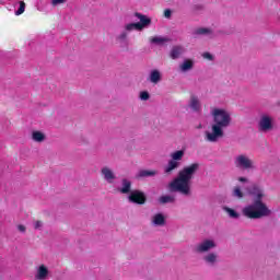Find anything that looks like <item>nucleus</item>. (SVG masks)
Here are the masks:
<instances>
[{
	"label": "nucleus",
	"instance_id": "obj_1",
	"mask_svg": "<svg viewBox=\"0 0 280 280\" xmlns=\"http://www.w3.org/2000/svg\"><path fill=\"white\" fill-rule=\"evenodd\" d=\"M250 196H256L253 203L243 208L242 213L249 220H261V218H268L272 211L268 209V206L261 201L264 198V190L258 185H253L248 190Z\"/></svg>",
	"mask_w": 280,
	"mask_h": 280
},
{
	"label": "nucleus",
	"instance_id": "obj_2",
	"mask_svg": "<svg viewBox=\"0 0 280 280\" xmlns=\"http://www.w3.org/2000/svg\"><path fill=\"white\" fill-rule=\"evenodd\" d=\"M198 170H200V164L198 163L185 166L178 172L177 177L170 183L168 189L171 191H178L179 194H183V196H189V194H191V180Z\"/></svg>",
	"mask_w": 280,
	"mask_h": 280
},
{
	"label": "nucleus",
	"instance_id": "obj_3",
	"mask_svg": "<svg viewBox=\"0 0 280 280\" xmlns=\"http://www.w3.org/2000/svg\"><path fill=\"white\" fill-rule=\"evenodd\" d=\"M212 117L214 121L212 132L207 131L206 139L210 141V143H215L219 139L224 137V128L231 126V115L224 109L214 108L212 110Z\"/></svg>",
	"mask_w": 280,
	"mask_h": 280
},
{
	"label": "nucleus",
	"instance_id": "obj_4",
	"mask_svg": "<svg viewBox=\"0 0 280 280\" xmlns=\"http://www.w3.org/2000/svg\"><path fill=\"white\" fill-rule=\"evenodd\" d=\"M234 165L238 170H253V161L244 154L235 158Z\"/></svg>",
	"mask_w": 280,
	"mask_h": 280
},
{
	"label": "nucleus",
	"instance_id": "obj_5",
	"mask_svg": "<svg viewBox=\"0 0 280 280\" xmlns=\"http://www.w3.org/2000/svg\"><path fill=\"white\" fill-rule=\"evenodd\" d=\"M129 202H133L135 205H145L148 197H145V192L141 190H133L129 195Z\"/></svg>",
	"mask_w": 280,
	"mask_h": 280
},
{
	"label": "nucleus",
	"instance_id": "obj_6",
	"mask_svg": "<svg viewBox=\"0 0 280 280\" xmlns=\"http://www.w3.org/2000/svg\"><path fill=\"white\" fill-rule=\"evenodd\" d=\"M259 130L267 132V130H272V118L268 116H262L259 121Z\"/></svg>",
	"mask_w": 280,
	"mask_h": 280
},
{
	"label": "nucleus",
	"instance_id": "obj_7",
	"mask_svg": "<svg viewBox=\"0 0 280 280\" xmlns=\"http://www.w3.org/2000/svg\"><path fill=\"white\" fill-rule=\"evenodd\" d=\"M211 248H215V243H213V241L207 240L196 246V252L197 253H207L208 250H211Z\"/></svg>",
	"mask_w": 280,
	"mask_h": 280
},
{
	"label": "nucleus",
	"instance_id": "obj_8",
	"mask_svg": "<svg viewBox=\"0 0 280 280\" xmlns=\"http://www.w3.org/2000/svg\"><path fill=\"white\" fill-rule=\"evenodd\" d=\"M135 16H137V19H139L140 22H137L138 28L141 31L143 30V27H148V25H150V23H152V20L150 18H147L144 14L141 13H135Z\"/></svg>",
	"mask_w": 280,
	"mask_h": 280
},
{
	"label": "nucleus",
	"instance_id": "obj_9",
	"mask_svg": "<svg viewBox=\"0 0 280 280\" xmlns=\"http://www.w3.org/2000/svg\"><path fill=\"white\" fill-rule=\"evenodd\" d=\"M101 174L107 180V183L113 184L115 182L116 176L113 170L108 167H103L101 170Z\"/></svg>",
	"mask_w": 280,
	"mask_h": 280
},
{
	"label": "nucleus",
	"instance_id": "obj_10",
	"mask_svg": "<svg viewBox=\"0 0 280 280\" xmlns=\"http://www.w3.org/2000/svg\"><path fill=\"white\" fill-rule=\"evenodd\" d=\"M156 174H159V172H156L155 170H140L137 175L136 178H150L152 176H156Z\"/></svg>",
	"mask_w": 280,
	"mask_h": 280
},
{
	"label": "nucleus",
	"instance_id": "obj_11",
	"mask_svg": "<svg viewBox=\"0 0 280 280\" xmlns=\"http://www.w3.org/2000/svg\"><path fill=\"white\" fill-rule=\"evenodd\" d=\"M180 163L171 160L168 161V164L165 166L164 172L165 174H172V172H174V170H178Z\"/></svg>",
	"mask_w": 280,
	"mask_h": 280
},
{
	"label": "nucleus",
	"instance_id": "obj_12",
	"mask_svg": "<svg viewBox=\"0 0 280 280\" xmlns=\"http://www.w3.org/2000/svg\"><path fill=\"white\" fill-rule=\"evenodd\" d=\"M47 275H49V269H47L45 265H40L37 270L36 279L38 280L47 279Z\"/></svg>",
	"mask_w": 280,
	"mask_h": 280
},
{
	"label": "nucleus",
	"instance_id": "obj_13",
	"mask_svg": "<svg viewBox=\"0 0 280 280\" xmlns=\"http://www.w3.org/2000/svg\"><path fill=\"white\" fill-rule=\"evenodd\" d=\"M183 47L182 46H174L171 50V58L172 60H176L177 58H180V56L183 55Z\"/></svg>",
	"mask_w": 280,
	"mask_h": 280
},
{
	"label": "nucleus",
	"instance_id": "obj_14",
	"mask_svg": "<svg viewBox=\"0 0 280 280\" xmlns=\"http://www.w3.org/2000/svg\"><path fill=\"white\" fill-rule=\"evenodd\" d=\"M149 80L150 82H152V84H159L161 80V71L152 70L150 73Z\"/></svg>",
	"mask_w": 280,
	"mask_h": 280
},
{
	"label": "nucleus",
	"instance_id": "obj_15",
	"mask_svg": "<svg viewBox=\"0 0 280 280\" xmlns=\"http://www.w3.org/2000/svg\"><path fill=\"white\" fill-rule=\"evenodd\" d=\"M189 106L196 113H198V110H200V101L198 100V96H196V95H191L190 96V104H189Z\"/></svg>",
	"mask_w": 280,
	"mask_h": 280
},
{
	"label": "nucleus",
	"instance_id": "obj_16",
	"mask_svg": "<svg viewBox=\"0 0 280 280\" xmlns=\"http://www.w3.org/2000/svg\"><path fill=\"white\" fill-rule=\"evenodd\" d=\"M160 205H170L176 202V198L174 196L165 195L159 198Z\"/></svg>",
	"mask_w": 280,
	"mask_h": 280
},
{
	"label": "nucleus",
	"instance_id": "obj_17",
	"mask_svg": "<svg viewBox=\"0 0 280 280\" xmlns=\"http://www.w3.org/2000/svg\"><path fill=\"white\" fill-rule=\"evenodd\" d=\"M153 224L155 226H164L165 225V217L162 213H158L153 217Z\"/></svg>",
	"mask_w": 280,
	"mask_h": 280
},
{
	"label": "nucleus",
	"instance_id": "obj_18",
	"mask_svg": "<svg viewBox=\"0 0 280 280\" xmlns=\"http://www.w3.org/2000/svg\"><path fill=\"white\" fill-rule=\"evenodd\" d=\"M132 183L126 178L122 179V187L120 188V194H130Z\"/></svg>",
	"mask_w": 280,
	"mask_h": 280
},
{
	"label": "nucleus",
	"instance_id": "obj_19",
	"mask_svg": "<svg viewBox=\"0 0 280 280\" xmlns=\"http://www.w3.org/2000/svg\"><path fill=\"white\" fill-rule=\"evenodd\" d=\"M33 141H36L37 143H43L45 141V133L40 131H33L32 133Z\"/></svg>",
	"mask_w": 280,
	"mask_h": 280
},
{
	"label": "nucleus",
	"instance_id": "obj_20",
	"mask_svg": "<svg viewBox=\"0 0 280 280\" xmlns=\"http://www.w3.org/2000/svg\"><path fill=\"white\" fill-rule=\"evenodd\" d=\"M185 156V151L178 150L171 154L172 161H175L178 163V161H183V158Z\"/></svg>",
	"mask_w": 280,
	"mask_h": 280
},
{
	"label": "nucleus",
	"instance_id": "obj_21",
	"mask_svg": "<svg viewBox=\"0 0 280 280\" xmlns=\"http://www.w3.org/2000/svg\"><path fill=\"white\" fill-rule=\"evenodd\" d=\"M180 69L182 71H190V69H194V61L191 59L184 60Z\"/></svg>",
	"mask_w": 280,
	"mask_h": 280
},
{
	"label": "nucleus",
	"instance_id": "obj_22",
	"mask_svg": "<svg viewBox=\"0 0 280 280\" xmlns=\"http://www.w3.org/2000/svg\"><path fill=\"white\" fill-rule=\"evenodd\" d=\"M195 36H205L207 34H212V31L210 28L206 27H199L194 31Z\"/></svg>",
	"mask_w": 280,
	"mask_h": 280
},
{
	"label": "nucleus",
	"instance_id": "obj_23",
	"mask_svg": "<svg viewBox=\"0 0 280 280\" xmlns=\"http://www.w3.org/2000/svg\"><path fill=\"white\" fill-rule=\"evenodd\" d=\"M232 196L234 198H237L238 200H242V198H244V192L242 191V188L240 186H235L232 191Z\"/></svg>",
	"mask_w": 280,
	"mask_h": 280
},
{
	"label": "nucleus",
	"instance_id": "obj_24",
	"mask_svg": "<svg viewBox=\"0 0 280 280\" xmlns=\"http://www.w3.org/2000/svg\"><path fill=\"white\" fill-rule=\"evenodd\" d=\"M150 43H153V45H163V43H167V38L155 36L150 38Z\"/></svg>",
	"mask_w": 280,
	"mask_h": 280
},
{
	"label": "nucleus",
	"instance_id": "obj_25",
	"mask_svg": "<svg viewBox=\"0 0 280 280\" xmlns=\"http://www.w3.org/2000/svg\"><path fill=\"white\" fill-rule=\"evenodd\" d=\"M217 259H218V255L215 254H208L205 257V261H207V264H215Z\"/></svg>",
	"mask_w": 280,
	"mask_h": 280
},
{
	"label": "nucleus",
	"instance_id": "obj_26",
	"mask_svg": "<svg viewBox=\"0 0 280 280\" xmlns=\"http://www.w3.org/2000/svg\"><path fill=\"white\" fill-rule=\"evenodd\" d=\"M226 213L233 218L234 220H237V218H240V213H237V211H235L232 208H225Z\"/></svg>",
	"mask_w": 280,
	"mask_h": 280
},
{
	"label": "nucleus",
	"instance_id": "obj_27",
	"mask_svg": "<svg viewBox=\"0 0 280 280\" xmlns=\"http://www.w3.org/2000/svg\"><path fill=\"white\" fill-rule=\"evenodd\" d=\"M140 25L137 23H129L125 26V30H127V32H132V30H138L140 31Z\"/></svg>",
	"mask_w": 280,
	"mask_h": 280
},
{
	"label": "nucleus",
	"instance_id": "obj_28",
	"mask_svg": "<svg viewBox=\"0 0 280 280\" xmlns=\"http://www.w3.org/2000/svg\"><path fill=\"white\" fill-rule=\"evenodd\" d=\"M25 12V2L21 1L19 9L15 11L16 16H21Z\"/></svg>",
	"mask_w": 280,
	"mask_h": 280
},
{
	"label": "nucleus",
	"instance_id": "obj_29",
	"mask_svg": "<svg viewBox=\"0 0 280 280\" xmlns=\"http://www.w3.org/2000/svg\"><path fill=\"white\" fill-rule=\"evenodd\" d=\"M140 100H142L143 102H147V100H150V93L143 91L140 93Z\"/></svg>",
	"mask_w": 280,
	"mask_h": 280
},
{
	"label": "nucleus",
	"instance_id": "obj_30",
	"mask_svg": "<svg viewBox=\"0 0 280 280\" xmlns=\"http://www.w3.org/2000/svg\"><path fill=\"white\" fill-rule=\"evenodd\" d=\"M128 38V33L122 32L120 35L117 36V40L122 43V40H126Z\"/></svg>",
	"mask_w": 280,
	"mask_h": 280
},
{
	"label": "nucleus",
	"instance_id": "obj_31",
	"mask_svg": "<svg viewBox=\"0 0 280 280\" xmlns=\"http://www.w3.org/2000/svg\"><path fill=\"white\" fill-rule=\"evenodd\" d=\"M202 57L206 60H213V55H211V52H203Z\"/></svg>",
	"mask_w": 280,
	"mask_h": 280
},
{
	"label": "nucleus",
	"instance_id": "obj_32",
	"mask_svg": "<svg viewBox=\"0 0 280 280\" xmlns=\"http://www.w3.org/2000/svg\"><path fill=\"white\" fill-rule=\"evenodd\" d=\"M67 2V0H51L52 5H60L62 3Z\"/></svg>",
	"mask_w": 280,
	"mask_h": 280
},
{
	"label": "nucleus",
	"instance_id": "obj_33",
	"mask_svg": "<svg viewBox=\"0 0 280 280\" xmlns=\"http://www.w3.org/2000/svg\"><path fill=\"white\" fill-rule=\"evenodd\" d=\"M164 16H165V19H170L172 16V10L165 9L164 10Z\"/></svg>",
	"mask_w": 280,
	"mask_h": 280
},
{
	"label": "nucleus",
	"instance_id": "obj_34",
	"mask_svg": "<svg viewBox=\"0 0 280 280\" xmlns=\"http://www.w3.org/2000/svg\"><path fill=\"white\" fill-rule=\"evenodd\" d=\"M34 229L38 230V229H43V221H36Z\"/></svg>",
	"mask_w": 280,
	"mask_h": 280
},
{
	"label": "nucleus",
	"instance_id": "obj_35",
	"mask_svg": "<svg viewBox=\"0 0 280 280\" xmlns=\"http://www.w3.org/2000/svg\"><path fill=\"white\" fill-rule=\"evenodd\" d=\"M18 231H20L21 233H25V225H18Z\"/></svg>",
	"mask_w": 280,
	"mask_h": 280
},
{
	"label": "nucleus",
	"instance_id": "obj_36",
	"mask_svg": "<svg viewBox=\"0 0 280 280\" xmlns=\"http://www.w3.org/2000/svg\"><path fill=\"white\" fill-rule=\"evenodd\" d=\"M248 179L246 177H238L240 183H246Z\"/></svg>",
	"mask_w": 280,
	"mask_h": 280
}]
</instances>
